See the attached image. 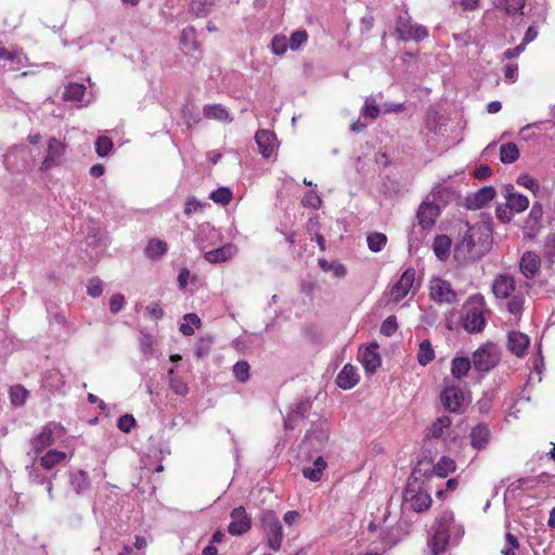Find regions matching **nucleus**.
I'll return each instance as SVG.
<instances>
[{"instance_id": "obj_1", "label": "nucleus", "mask_w": 555, "mask_h": 555, "mask_svg": "<svg viewBox=\"0 0 555 555\" xmlns=\"http://www.w3.org/2000/svg\"><path fill=\"white\" fill-rule=\"evenodd\" d=\"M467 229L455 244L454 259L459 263H466L481 258L492 245V225L487 219H481Z\"/></svg>"}, {"instance_id": "obj_2", "label": "nucleus", "mask_w": 555, "mask_h": 555, "mask_svg": "<svg viewBox=\"0 0 555 555\" xmlns=\"http://www.w3.org/2000/svg\"><path fill=\"white\" fill-rule=\"evenodd\" d=\"M492 292L498 299H508L506 308L511 314L519 315L526 301L527 285L517 283L516 279L503 273L495 276Z\"/></svg>"}, {"instance_id": "obj_3", "label": "nucleus", "mask_w": 555, "mask_h": 555, "mask_svg": "<svg viewBox=\"0 0 555 555\" xmlns=\"http://www.w3.org/2000/svg\"><path fill=\"white\" fill-rule=\"evenodd\" d=\"M464 534L461 525L454 521L451 512H443L436 520L435 533L431 540V552L439 555L444 552L451 542H457Z\"/></svg>"}, {"instance_id": "obj_4", "label": "nucleus", "mask_w": 555, "mask_h": 555, "mask_svg": "<svg viewBox=\"0 0 555 555\" xmlns=\"http://www.w3.org/2000/svg\"><path fill=\"white\" fill-rule=\"evenodd\" d=\"M462 326L467 333H480L485 330L487 304L479 294L470 296L463 306Z\"/></svg>"}, {"instance_id": "obj_5", "label": "nucleus", "mask_w": 555, "mask_h": 555, "mask_svg": "<svg viewBox=\"0 0 555 555\" xmlns=\"http://www.w3.org/2000/svg\"><path fill=\"white\" fill-rule=\"evenodd\" d=\"M420 468L415 467L408 480L403 492V506L417 513L428 509L431 505V496L426 489L418 482L417 474Z\"/></svg>"}, {"instance_id": "obj_6", "label": "nucleus", "mask_w": 555, "mask_h": 555, "mask_svg": "<svg viewBox=\"0 0 555 555\" xmlns=\"http://www.w3.org/2000/svg\"><path fill=\"white\" fill-rule=\"evenodd\" d=\"M261 527L268 537V545L273 551H279L283 541V528L276 514L266 509L261 514Z\"/></svg>"}, {"instance_id": "obj_7", "label": "nucleus", "mask_w": 555, "mask_h": 555, "mask_svg": "<svg viewBox=\"0 0 555 555\" xmlns=\"http://www.w3.org/2000/svg\"><path fill=\"white\" fill-rule=\"evenodd\" d=\"M499 361L500 353L492 344L482 345L473 353V366L479 372H489Z\"/></svg>"}, {"instance_id": "obj_8", "label": "nucleus", "mask_w": 555, "mask_h": 555, "mask_svg": "<svg viewBox=\"0 0 555 555\" xmlns=\"http://www.w3.org/2000/svg\"><path fill=\"white\" fill-rule=\"evenodd\" d=\"M64 433L61 424L49 423L42 430L30 440L33 450L38 454L48 447L54 444Z\"/></svg>"}, {"instance_id": "obj_9", "label": "nucleus", "mask_w": 555, "mask_h": 555, "mask_svg": "<svg viewBox=\"0 0 555 555\" xmlns=\"http://www.w3.org/2000/svg\"><path fill=\"white\" fill-rule=\"evenodd\" d=\"M440 399L443 408L453 413L462 412L466 403L463 389L454 384H446Z\"/></svg>"}, {"instance_id": "obj_10", "label": "nucleus", "mask_w": 555, "mask_h": 555, "mask_svg": "<svg viewBox=\"0 0 555 555\" xmlns=\"http://www.w3.org/2000/svg\"><path fill=\"white\" fill-rule=\"evenodd\" d=\"M65 151V143L54 137H51L47 142L46 156L41 162L40 170L48 171L52 168L59 167Z\"/></svg>"}, {"instance_id": "obj_11", "label": "nucleus", "mask_w": 555, "mask_h": 555, "mask_svg": "<svg viewBox=\"0 0 555 555\" xmlns=\"http://www.w3.org/2000/svg\"><path fill=\"white\" fill-rule=\"evenodd\" d=\"M429 296L439 304H453L457 300V295L451 284L440 278H434L429 282Z\"/></svg>"}, {"instance_id": "obj_12", "label": "nucleus", "mask_w": 555, "mask_h": 555, "mask_svg": "<svg viewBox=\"0 0 555 555\" xmlns=\"http://www.w3.org/2000/svg\"><path fill=\"white\" fill-rule=\"evenodd\" d=\"M28 65V59L20 49L0 46V67L7 70H21Z\"/></svg>"}, {"instance_id": "obj_13", "label": "nucleus", "mask_w": 555, "mask_h": 555, "mask_svg": "<svg viewBox=\"0 0 555 555\" xmlns=\"http://www.w3.org/2000/svg\"><path fill=\"white\" fill-rule=\"evenodd\" d=\"M396 30L399 38L404 41H420L428 36V31L424 26L412 24L409 17L400 16L397 22Z\"/></svg>"}, {"instance_id": "obj_14", "label": "nucleus", "mask_w": 555, "mask_h": 555, "mask_svg": "<svg viewBox=\"0 0 555 555\" xmlns=\"http://www.w3.org/2000/svg\"><path fill=\"white\" fill-rule=\"evenodd\" d=\"M231 521L228 526V532L231 535H242L251 528V518L243 506L235 507L231 514Z\"/></svg>"}, {"instance_id": "obj_15", "label": "nucleus", "mask_w": 555, "mask_h": 555, "mask_svg": "<svg viewBox=\"0 0 555 555\" xmlns=\"http://www.w3.org/2000/svg\"><path fill=\"white\" fill-rule=\"evenodd\" d=\"M415 281V270L413 268H408L399 281L392 286L390 291L391 299L395 302L401 301L411 291Z\"/></svg>"}, {"instance_id": "obj_16", "label": "nucleus", "mask_w": 555, "mask_h": 555, "mask_svg": "<svg viewBox=\"0 0 555 555\" xmlns=\"http://www.w3.org/2000/svg\"><path fill=\"white\" fill-rule=\"evenodd\" d=\"M495 194L493 186H483L465 197V207L470 210H478L491 202Z\"/></svg>"}, {"instance_id": "obj_17", "label": "nucleus", "mask_w": 555, "mask_h": 555, "mask_svg": "<svg viewBox=\"0 0 555 555\" xmlns=\"http://www.w3.org/2000/svg\"><path fill=\"white\" fill-rule=\"evenodd\" d=\"M70 456L72 454H67L66 452L51 449L35 460H37L42 469L52 470L57 466L65 465Z\"/></svg>"}, {"instance_id": "obj_18", "label": "nucleus", "mask_w": 555, "mask_h": 555, "mask_svg": "<svg viewBox=\"0 0 555 555\" xmlns=\"http://www.w3.org/2000/svg\"><path fill=\"white\" fill-rule=\"evenodd\" d=\"M359 359L364 367V370L369 373H373L380 365L382 360L378 353V345L376 343H371L363 349L359 350Z\"/></svg>"}, {"instance_id": "obj_19", "label": "nucleus", "mask_w": 555, "mask_h": 555, "mask_svg": "<svg viewBox=\"0 0 555 555\" xmlns=\"http://www.w3.org/2000/svg\"><path fill=\"white\" fill-rule=\"evenodd\" d=\"M440 215V207L437 204L424 202L417 211L418 223L423 229H429Z\"/></svg>"}, {"instance_id": "obj_20", "label": "nucleus", "mask_w": 555, "mask_h": 555, "mask_svg": "<svg viewBox=\"0 0 555 555\" xmlns=\"http://www.w3.org/2000/svg\"><path fill=\"white\" fill-rule=\"evenodd\" d=\"M259 152L263 157H270L274 154L278 143L275 134L270 130H259L255 135Z\"/></svg>"}, {"instance_id": "obj_21", "label": "nucleus", "mask_w": 555, "mask_h": 555, "mask_svg": "<svg viewBox=\"0 0 555 555\" xmlns=\"http://www.w3.org/2000/svg\"><path fill=\"white\" fill-rule=\"evenodd\" d=\"M540 257L532 253L526 251L519 261V269L526 279H533L540 270Z\"/></svg>"}, {"instance_id": "obj_22", "label": "nucleus", "mask_w": 555, "mask_h": 555, "mask_svg": "<svg viewBox=\"0 0 555 555\" xmlns=\"http://www.w3.org/2000/svg\"><path fill=\"white\" fill-rule=\"evenodd\" d=\"M504 197L506 199L507 207L514 212H522L529 206L528 197L520 193L514 192L513 185L505 186Z\"/></svg>"}, {"instance_id": "obj_23", "label": "nucleus", "mask_w": 555, "mask_h": 555, "mask_svg": "<svg viewBox=\"0 0 555 555\" xmlns=\"http://www.w3.org/2000/svg\"><path fill=\"white\" fill-rule=\"evenodd\" d=\"M68 482L76 494L81 495L90 488L88 473L82 469H70L67 472Z\"/></svg>"}, {"instance_id": "obj_24", "label": "nucleus", "mask_w": 555, "mask_h": 555, "mask_svg": "<svg viewBox=\"0 0 555 555\" xmlns=\"http://www.w3.org/2000/svg\"><path fill=\"white\" fill-rule=\"evenodd\" d=\"M237 253L234 244H225L217 249L206 251L204 258L209 263H221L233 258Z\"/></svg>"}, {"instance_id": "obj_25", "label": "nucleus", "mask_w": 555, "mask_h": 555, "mask_svg": "<svg viewBox=\"0 0 555 555\" xmlns=\"http://www.w3.org/2000/svg\"><path fill=\"white\" fill-rule=\"evenodd\" d=\"M359 374L356 366L346 364L336 377V384L339 388L348 390L359 383Z\"/></svg>"}, {"instance_id": "obj_26", "label": "nucleus", "mask_w": 555, "mask_h": 555, "mask_svg": "<svg viewBox=\"0 0 555 555\" xmlns=\"http://www.w3.org/2000/svg\"><path fill=\"white\" fill-rule=\"evenodd\" d=\"M529 343V337L521 332H511L508 334L509 350L517 357L525 356Z\"/></svg>"}, {"instance_id": "obj_27", "label": "nucleus", "mask_w": 555, "mask_h": 555, "mask_svg": "<svg viewBox=\"0 0 555 555\" xmlns=\"http://www.w3.org/2000/svg\"><path fill=\"white\" fill-rule=\"evenodd\" d=\"M490 440V429L486 424L476 425L470 431V442L474 449L482 450Z\"/></svg>"}, {"instance_id": "obj_28", "label": "nucleus", "mask_w": 555, "mask_h": 555, "mask_svg": "<svg viewBox=\"0 0 555 555\" xmlns=\"http://www.w3.org/2000/svg\"><path fill=\"white\" fill-rule=\"evenodd\" d=\"M433 250L436 257L444 261L449 258L451 251V240L448 235H437L433 243Z\"/></svg>"}, {"instance_id": "obj_29", "label": "nucleus", "mask_w": 555, "mask_h": 555, "mask_svg": "<svg viewBox=\"0 0 555 555\" xmlns=\"http://www.w3.org/2000/svg\"><path fill=\"white\" fill-rule=\"evenodd\" d=\"M328 426L326 421L320 422L315 429L308 431L307 440L311 441L312 447H321L327 440Z\"/></svg>"}, {"instance_id": "obj_30", "label": "nucleus", "mask_w": 555, "mask_h": 555, "mask_svg": "<svg viewBox=\"0 0 555 555\" xmlns=\"http://www.w3.org/2000/svg\"><path fill=\"white\" fill-rule=\"evenodd\" d=\"M203 114L206 118L216 119L219 121L230 122L232 118L229 115L227 108L220 104L205 105Z\"/></svg>"}, {"instance_id": "obj_31", "label": "nucleus", "mask_w": 555, "mask_h": 555, "mask_svg": "<svg viewBox=\"0 0 555 555\" xmlns=\"http://www.w3.org/2000/svg\"><path fill=\"white\" fill-rule=\"evenodd\" d=\"M472 367V362L468 358L465 357H455L451 361V375L455 379H462L467 375Z\"/></svg>"}, {"instance_id": "obj_32", "label": "nucleus", "mask_w": 555, "mask_h": 555, "mask_svg": "<svg viewBox=\"0 0 555 555\" xmlns=\"http://www.w3.org/2000/svg\"><path fill=\"white\" fill-rule=\"evenodd\" d=\"M327 464L322 456L314 460L312 467H305L302 470L304 477L310 481L317 482L321 480L324 469Z\"/></svg>"}, {"instance_id": "obj_33", "label": "nucleus", "mask_w": 555, "mask_h": 555, "mask_svg": "<svg viewBox=\"0 0 555 555\" xmlns=\"http://www.w3.org/2000/svg\"><path fill=\"white\" fill-rule=\"evenodd\" d=\"M26 473L28 481L36 486H43L47 479L50 478L42 473V468L37 460H34L31 464L26 466Z\"/></svg>"}, {"instance_id": "obj_34", "label": "nucleus", "mask_w": 555, "mask_h": 555, "mask_svg": "<svg viewBox=\"0 0 555 555\" xmlns=\"http://www.w3.org/2000/svg\"><path fill=\"white\" fill-rule=\"evenodd\" d=\"M167 253V244L159 238L149 241L145 254L152 260H159Z\"/></svg>"}, {"instance_id": "obj_35", "label": "nucleus", "mask_w": 555, "mask_h": 555, "mask_svg": "<svg viewBox=\"0 0 555 555\" xmlns=\"http://www.w3.org/2000/svg\"><path fill=\"white\" fill-rule=\"evenodd\" d=\"M456 468L455 462L447 456H442L436 465H434L431 473L440 478L447 477L450 473Z\"/></svg>"}, {"instance_id": "obj_36", "label": "nucleus", "mask_w": 555, "mask_h": 555, "mask_svg": "<svg viewBox=\"0 0 555 555\" xmlns=\"http://www.w3.org/2000/svg\"><path fill=\"white\" fill-rule=\"evenodd\" d=\"M526 0H496L495 7L508 15L522 14Z\"/></svg>"}, {"instance_id": "obj_37", "label": "nucleus", "mask_w": 555, "mask_h": 555, "mask_svg": "<svg viewBox=\"0 0 555 555\" xmlns=\"http://www.w3.org/2000/svg\"><path fill=\"white\" fill-rule=\"evenodd\" d=\"M435 359V350L428 339L423 340L418 346L417 361L422 366L427 365Z\"/></svg>"}, {"instance_id": "obj_38", "label": "nucleus", "mask_w": 555, "mask_h": 555, "mask_svg": "<svg viewBox=\"0 0 555 555\" xmlns=\"http://www.w3.org/2000/svg\"><path fill=\"white\" fill-rule=\"evenodd\" d=\"M65 384V379L63 374L56 370H49L44 375V385L51 390H59Z\"/></svg>"}, {"instance_id": "obj_39", "label": "nucleus", "mask_w": 555, "mask_h": 555, "mask_svg": "<svg viewBox=\"0 0 555 555\" xmlns=\"http://www.w3.org/2000/svg\"><path fill=\"white\" fill-rule=\"evenodd\" d=\"M86 87L81 83L73 82L68 83L63 93L65 101L81 102L85 95Z\"/></svg>"}, {"instance_id": "obj_40", "label": "nucleus", "mask_w": 555, "mask_h": 555, "mask_svg": "<svg viewBox=\"0 0 555 555\" xmlns=\"http://www.w3.org/2000/svg\"><path fill=\"white\" fill-rule=\"evenodd\" d=\"M519 157V151L515 143L503 144L500 147V159L503 164H512Z\"/></svg>"}, {"instance_id": "obj_41", "label": "nucleus", "mask_w": 555, "mask_h": 555, "mask_svg": "<svg viewBox=\"0 0 555 555\" xmlns=\"http://www.w3.org/2000/svg\"><path fill=\"white\" fill-rule=\"evenodd\" d=\"M201 324L199 318L195 313H188L183 318V322L180 325V332L184 336H190L194 334V327H197Z\"/></svg>"}, {"instance_id": "obj_42", "label": "nucleus", "mask_w": 555, "mask_h": 555, "mask_svg": "<svg viewBox=\"0 0 555 555\" xmlns=\"http://www.w3.org/2000/svg\"><path fill=\"white\" fill-rule=\"evenodd\" d=\"M168 376L169 386L175 393L179 396H185L189 392L186 383L181 377L173 375V369L168 371Z\"/></svg>"}, {"instance_id": "obj_43", "label": "nucleus", "mask_w": 555, "mask_h": 555, "mask_svg": "<svg viewBox=\"0 0 555 555\" xmlns=\"http://www.w3.org/2000/svg\"><path fill=\"white\" fill-rule=\"evenodd\" d=\"M451 426V418L449 416H441L430 426L429 434L431 437L439 438L443 435L444 430Z\"/></svg>"}, {"instance_id": "obj_44", "label": "nucleus", "mask_w": 555, "mask_h": 555, "mask_svg": "<svg viewBox=\"0 0 555 555\" xmlns=\"http://www.w3.org/2000/svg\"><path fill=\"white\" fill-rule=\"evenodd\" d=\"M386 243L387 237L383 233L374 232L367 236V246L374 253L380 251Z\"/></svg>"}, {"instance_id": "obj_45", "label": "nucleus", "mask_w": 555, "mask_h": 555, "mask_svg": "<svg viewBox=\"0 0 555 555\" xmlns=\"http://www.w3.org/2000/svg\"><path fill=\"white\" fill-rule=\"evenodd\" d=\"M289 49L288 40L284 35H276L271 40V51L276 55H283Z\"/></svg>"}, {"instance_id": "obj_46", "label": "nucleus", "mask_w": 555, "mask_h": 555, "mask_svg": "<svg viewBox=\"0 0 555 555\" xmlns=\"http://www.w3.org/2000/svg\"><path fill=\"white\" fill-rule=\"evenodd\" d=\"M319 266L325 272H333L337 278H344L346 275V268L337 262H328L325 259H319Z\"/></svg>"}, {"instance_id": "obj_47", "label": "nucleus", "mask_w": 555, "mask_h": 555, "mask_svg": "<svg viewBox=\"0 0 555 555\" xmlns=\"http://www.w3.org/2000/svg\"><path fill=\"white\" fill-rule=\"evenodd\" d=\"M113 146L112 140L105 135H100L95 141V152L100 157L107 156L112 152Z\"/></svg>"}, {"instance_id": "obj_48", "label": "nucleus", "mask_w": 555, "mask_h": 555, "mask_svg": "<svg viewBox=\"0 0 555 555\" xmlns=\"http://www.w3.org/2000/svg\"><path fill=\"white\" fill-rule=\"evenodd\" d=\"M519 541L516 535L506 531L505 533V545L502 548V555H516V551L519 548Z\"/></svg>"}, {"instance_id": "obj_49", "label": "nucleus", "mask_w": 555, "mask_h": 555, "mask_svg": "<svg viewBox=\"0 0 555 555\" xmlns=\"http://www.w3.org/2000/svg\"><path fill=\"white\" fill-rule=\"evenodd\" d=\"M308 40V34L305 29H298L291 35L288 40L289 49L293 51L299 50L300 47Z\"/></svg>"}, {"instance_id": "obj_50", "label": "nucleus", "mask_w": 555, "mask_h": 555, "mask_svg": "<svg viewBox=\"0 0 555 555\" xmlns=\"http://www.w3.org/2000/svg\"><path fill=\"white\" fill-rule=\"evenodd\" d=\"M210 198L215 203L227 205L232 199V192L228 188H219L210 193Z\"/></svg>"}, {"instance_id": "obj_51", "label": "nucleus", "mask_w": 555, "mask_h": 555, "mask_svg": "<svg viewBox=\"0 0 555 555\" xmlns=\"http://www.w3.org/2000/svg\"><path fill=\"white\" fill-rule=\"evenodd\" d=\"M543 216V208L542 205L538 202H535L529 212L528 219H527V227L534 228L537 227Z\"/></svg>"}, {"instance_id": "obj_52", "label": "nucleus", "mask_w": 555, "mask_h": 555, "mask_svg": "<svg viewBox=\"0 0 555 555\" xmlns=\"http://www.w3.org/2000/svg\"><path fill=\"white\" fill-rule=\"evenodd\" d=\"M27 396H28V392L23 386L15 385V386L11 387L10 398H11V402L13 404L22 405L26 401Z\"/></svg>"}, {"instance_id": "obj_53", "label": "nucleus", "mask_w": 555, "mask_h": 555, "mask_svg": "<svg viewBox=\"0 0 555 555\" xmlns=\"http://www.w3.org/2000/svg\"><path fill=\"white\" fill-rule=\"evenodd\" d=\"M233 374L240 382H246L249 378V364L246 361H238L233 366Z\"/></svg>"}, {"instance_id": "obj_54", "label": "nucleus", "mask_w": 555, "mask_h": 555, "mask_svg": "<svg viewBox=\"0 0 555 555\" xmlns=\"http://www.w3.org/2000/svg\"><path fill=\"white\" fill-rule=\"evenodd\" d=\"M362 116L371 119H376L380 114V108L376 105L371 98L366 99L364 106L362 107Z\"/></svg>"}, {"instance_id": "obj_55", "label": "nucleus", "mask_w": 555, "mask_h": 555, "mask_svg": "<svg viewBox=\"0 0 555 555\" xmlns=\"http://www.w3.org/2000/svg\"><path fill=\"white\" fill-rule=\"evenodd\" d=\"M211 5L210 0H192L191 10L197 15H205L208 13Z\"/></svg>"}, {"instance_id": "obj_56", "label": "nucleus", "mask_w": 555, "mask_h": 555, "mask_svg": "<svg viewBox=\"0 0 555 555\" xmlns=\"http://www.w3.org/2000/svg\"><path fill=\"white\" fill-rule=\"evenodd\" d=\"M103 292L102 281L99 278H92L87 285V293L89 296L96 298Z\"/></svg>"}, {"instance_id": "obj_57", "label": "nucleus", "mask_w": 555, "mask_h": 555, "mask_svg": "<svg viewBox=\"0 0 555 555\" xmlns=\"http://www.w3.org/2000/svg\"><path fill=\"white\" fill-rule=\"evenodd\" d=\"M397 320L395 317H388L380 326V333L385 336H391L397 331Z\"/></svg>"}, {"instance_id": "obj_58", "label": "nucleus", "mask_w": 555, "mask_h": 555, "mask_svg": "<svg viewBox=\"0 0 555 555\" xmlns=\"http://www.w3.org/2000/svg\"><path fill=\"white\" fill-rule=\"evenodd\" d=\"M135 420L132 415L125 414L119 417L118 420V428L124 433H130V430L134 427Z\"/></svg>"}, {"instance_id": "obj_59", "label": "nucleus", "mask_w": 555, "mask_h": 555, "mask_svg": "<svg viewBox=\"0 0 555 555\" xmlns=\"http://www.w3.org/2000/svg\"><path fill=\"white\" fill-rule=\"evenodd\" d=\"M153 338L152 336L147 335V334H142L141 337H140V347H141V351L146 354V356H152L153 352H154V348H153Z\"/></svg>"}, {"instance_id": "obj_60", "label": "nucleus", "mask_w": 555, "mask_h": 555, "mask_svg": "<svg viewBox=\"0 0 555 555\" xmlns=\"http://www.w3.org/2000/svg\"><path fill=\"white\" fill-rule=\"evenodd\" d=\"M125 305V297L121 294H114L109 299V309L113 313H118Z\"/></svg>"}, {"instance_id": "obj_61", "label": "nucleus", "mask_w": 555, "mask_h": 555, "mask_svg": "<svg viewBox=\"0 0 555 555\" xmlns=\"http://www.w3.org/2000/svg\"><path fill=\"white\" fill-rule=\"evenodd\" d=\"M203 205L195 197H190L184 206V214L186 216H191L194 212H197L202 209Z\"/></svg>"}, {"instance_id": "obj_62", "label": "nucleus", "mask_w": 555, "mask_h": 555, "mask_svg": "<svg viewBox=\"0 0 555 555\" xmlns=\"http://www.w3.org/2000/svg\"><path fill=\"white\" fill-rule=\"evenodd\" d=\"M517 183L521 186H525V188L531 190L532 192H534L535 190L539 189L538 182L533 178H531L527 175L520 176L517 179Z\"/></svg>"}, {"instance_id": "obj_63", "label": "nucleus", "mask_w": 555, "mask_h": 555, "mask_svg": "<svg viewBox=\"0 0 555 555\" xmlns=\"http://www.w3.org/2000/svg\"><path fill=\"white\" fill-rule=\"evenodd\" d=\"M492 405V397L485 393L478 401L477 406L480 413H488Z\"/></svg>"}, {"instance_id": "obj_64", "label": "nucleus", "mask_w": 555, "mask_h": 555, "mask_svg": "<svg viewBox=\"0 0 555 555\" xmlns=\"http://www.w3.org/2000/svg\"><path fill=\"white\" fill-rule=\"evenodd\" d=\"M302 203L305 206H311L313 208H318L319 205L321 204V198L315 192L310 191L304 197Z\"/></svg>"}]
</instances>
